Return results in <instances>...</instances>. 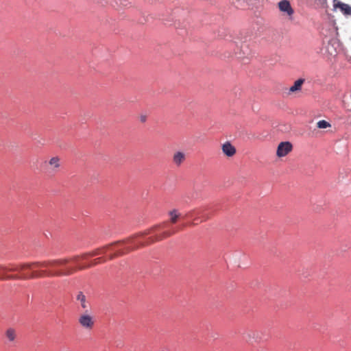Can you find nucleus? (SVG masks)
Segmentation results:
<instances>
[{"instance_id":"f257e3e1","label":"nucleus","mask_w":351,"mask_h":351,"mask_svg":"<svg viewBox=\"0 0 351 351\" xmlns=\"http://www.w3.org/2000/svg\"><path fill=\"white\" fill-rule=\"evenodd\" d=\"M79 261V256H73L21 265L10 264V268L14 269L11 272L18 271L20 274L10 275L7 278L27 280L69 276L77 271L76 265H72L71 263H78Z\"/></svg>"},{"instance_id":"f03ea898","label":"nucleus","mask_w":351,"mask_h":351,"mask_svg":"<svg viewBox=\"0 0 351 351\" xmlns=\"http://www.w3.org/2000/svg\"><path fill=\"white\" fill-rule=\"evenodd\" d=\"M169 228V222L165 221L160 224L155 226L149 230L143 232L134 234L125 240L117 241L110 245L104 246L103 247L96 249L91 252L78 256L80 261L85 260L88 256H95L105 253L106 251H110L112 253L110 255L109 258L113 259L118 256L123 255L130 252L141 246H143L155 241H161L164 239L169 237L177 232L176 230H165L160 234L156 235L155 238H149L147 242L142 241V237L151 234L158 230H164Z\"/></svg>"},{"instance_id":"7ed1b4c3","label":"nucleus","mask_w":351,"mask_h":351,"mask_svg":"<svg viewBox=\"0 0 351 351\" xmlns=\"http://www.w3.org/2000/svg\"><path fill=\"white\" fill-rule=\"evenodd\" d=\"M183 217L184 218H193L192 225H197L199 223L208 219L209 217L204 214V211L202 210H193L187 213Z\"/></svg>"},{"instance_id":"20e7f679","label":"nucleus","mask_w":351,"mask_h":351,"mask_svg":"<svg viewBox=\"0 0 351 351\" xmlns=\"http://www.w3.org/2000/svg\"><path fill=\"white\" fill-rule=\"evenodd\" d=\"M78 322L82 328L87 330H92L95 325L94 317L87 313H83L79 316Z\"/></svg>"},{"instance_id":"39448f33","label":"nucleus","mask_w":351,"mask_h":351,"mask_svg":"<svg viewBox=\"0 0 351 351\" xmlns=\"http://www.w3.org/2000/svg\"><path fill=\"white\" fill-rule=\"evenodd\" d=\"M279 10L282 13L283 16H286L289 20L293 19L294 10L288 0H282L278 3Z\"/></svg>"},{"instance_id":"423d86ee","label":"nucleus","mask_w":351,"mask_h":351,"mask_svg":"<svg viewBox=\"0 0 351 351\" xmlns=\"http://www.w3.org/2000/svg\"><path fill=\"white\" fill-rule=\"evenodd\" d=\"M292 149L293 146L290 142H281L278 145L276 155L279 158L284 157L287 156L289 153H290Z\"/></svg>"},{"instance_id":"0eeeda50","label":"nucleus","mask_w":351,"mask_h":351,"mask_svg":"<svg viewBox=\"0 0 351 351\" xmlns=\"http://www.w3.org/2000/svg\"><path fill=\"white\" fill-rule=\"evenodd\" d=\"M333 10L339 9L342 14L345 16H351V6L347 3H344L339 0H333Z\"/></svg>"},{"instance_id":"6e6552de","label":"nucleus","mask_w":351,"mask_h":351,"mask_svg":"<svg viewBox=\"0 0 351 351\" xmlns=\"http://www.w3.org/2000/svg\"><path fill=\"white\" fill-rule=\"evenodd\" d=\"M339 47V45L337 40L335 39H331L328 41L326 47V51L329 56L335 57L337 54Z\"/></svg>"},{"instance_id":"1a4fd4ad","label":"nucleus","mask_w":351,"mask_h":351,"mask_svg":"<svg viewBox=\"0 0 351 351\" xmlns=\"http://www.w3.org/2000/svg\"><path fill=\"white\" fill-rule=\"evenodd\" d=\"M14 269L10 268V264L0 265V280H11L10 278H7V276H10L8 273L11 272Z\"/></svg>"},{"instance_id":"9d476101","label":"nucleus","mask_w":351,"mask_h":351,"mask_svg":"<svg viewBox=\"0 0 351 351\" xmlns=\"http://www.w3.org/2000/svg\"><path fill=\"white\" fill-rule=\"evenodd\" d=\"M106 261V258L100 257V258L94 259L90 265H82L80 263V261H79L78 263H75V265H76L77 270H82V269H84L86 268H89L92 266L96 265L101 263H105Z\"/></svg>"},{"instance_id":"9b49d317","label":"nucleus","mask_w":351,"mask_h":351,"mask_svg":"<svg viewBox=\"0 0 351 351\" xmlns=\"http://www.w3.org/2000/svg\"><path fill=\"white\" fill-rule=\"evenodd\" d=\"M222 151L225 155L231 157L236 153L235 147L229 142L225 143L222 145Z\"/></svg>"},{"instance_id":"f8f14e48","label":"nucleus","mask_w":351,"mask_h":351,"mask_svg":"<svg viewBox=\"0 0 351 351\" xmlns=\"http://www.w3.org/2000/svg\"><path fill=\"white\" fill-rule=\"evenodd\" d=\"M186 156L184 153L182 152H176L174 153L173 156V162L177 166L179 167L182 165V163L185 160Z\"/></svg>"},{"instance_id":"ddd939ff","label":"nucleus","mask_w":351,"mask_h":351,"mask_svg":"<svg viewBox=\"0 0 351 351\" xmlns=\"http://www.w3.org/2000/svg\"><path fill=\"white\" fill-rule=\"evenodd\" d=\"M305 80L300 78L295 81L293 85L289 88V93H293L302 90V85L304 84Z\"/></svg>"},{"instance_id":"4468645a","label":"nucleus","mask_w":351,"mask_h":351,"mask_svg":"<svg viewBox=\"0 0 351 351\" xmlns=\"http://www.w3.org/2000/svg\"><path fill=\"white\" fill-rule=\"evenodd\" d=\"M169 215L170 216L169 222L171 223H176L178 219L182 217L181 213L176 209L169 211Z\"/></svg>"},{"instance_id":"2eb2a0df","label":"nucleus","mask_w":351,"mask_h":351,"mask_svg":"<svg viewBox=\"0 0 351 351\" xmlns=\"http://www.w3.org/2000/svg\"><path fill=\"white\" fill-rule=\"evenodd\" d=\"M76 299L80 302V305L83 308H87L86 298L82 292H79L77 295Z\"/></svg>"},{"instance_id":"dca6fc26","label":"nucleus","mask_w":351,"mask_h":351,"mask_svg":"<svg viewBox=\"0 0 351 351\" xmlns=\"http://www.w3.org/2000/svg\"><path fill=\"white\" fill-rule=\"evenodd\" d=\"M5 337L9 340V341L12 342L15 340L16 335V331L13 328H8L5 331Z\"/></svg>"},{"instance_id":"f3484780","label":"nucleus","mask_w":351,"mask_h":351,"mask_svg":"<svg viewBox=\"0 0 351 351\" xmlns=\"http://www.w3.org/2000/svg\"><path fill=\"white\" fill-rule=\"evenodd\" d=\"M49 164L51 166L53 170H57L60 166V158L57 156L53 157L49 160Z\"/></svg>"},{"instance_id":"a211bd4d","label":"nucleus","mask_w":351,"mask_h":351,"mask_svg":"<svg viewBox=\"0 0 351 351\" xmlns=\"http://www.w3.org/2000/svg\"><path fill=\"white\" fill-rule=\"evenodd\" d=\"M330 123L325 120H321L317 123V127L319 129H325L327 128H330Z\"/></svg>"},{"instance_id":"6ab92c4d","label":"nucleus","mask_w":351,"mask_h":351,"mask_svg":"<svg viewBox=\"0 0 351 351\" xmlns=\"http://www.w3.org/2000/svg\"><path fill=\"white\" fill-rule=\"evenodd\" d=\"M253 337H255V336H258V332H252ZM256 339H258V337H256ZM256 341H259L260 340L256 339Z\"/></svg>"},{"instance_id":"aec40b11","label":"nucleus","mask_w":351,"mask_h":351,"mask_svg":"<svg viewBox=\"0 0 351 351\" xmlns=\"http://www.w3.org/2000/svg\"><path fill=\"white\" fill-rule=\"evenodd\" d=\"M146 118L145 117H141V120L142 122H144L145 121Z\"/></svg>"}]
</instances>
